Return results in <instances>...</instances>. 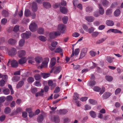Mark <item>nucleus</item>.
<instances>
[{"instance_id": "f257e3e1", "label": "nucleus", "mask_w": 123, "mask_h": 123, "mask_svg": "<svg viewBox=\"0 0 123 123\" xmlns=\"http://www.w3.org/2000/svg\"><path fill=\"white\" fill-rule=\"evenodd\" d=\"M49 61V59L46 57L44 58V61L42 62L41 66H39L38 68L39 69H42L43 68H47Z\"/></svg>"}, {"instance_id": "f03ea898", "label": "nucleus", "mask_w": 123, "mask_h": 123, "mask_svg": "<svg viewBox=\"0 0 123 123\" xmlns=\"http://www.w3.org/2000/svg\"><path fill=\"white\" fill-rule=\"evenodd\" d=\"M37 28L36 24L34 22H32L29 26V29L32 32L35 31Z\"/></svg>"}, {"instance_id": "7ed1b4c3", "label": "nucleus", "mask_w": 123, "mask_h": 123, "mask_svg": "<svg viewBox=\"0 0 123 123\" xmlns=\"http://www.w3.org/2000/svg\"><path fill=\"white\" fill-rule=\"evenodd\" d=\"M61 69V68L60 66L55 67L51 69L50 73H52L53 71L54 73L57 74L60 72Z\"/></svg>"}, {"instance_id": "20e7f679", "label": "nucleus", "mask_w": 123, "mask_h": 123, "mask_svg": "<svg viewBox=\"0 0 123 123\" xmlns=\"http://www.w3.org/2000/svg\"><path fill=\"white\" fill-rule=\"evenodd\" d=\"M9 63H11L12 67L14 68L17 67L18 65V62L14 60L12 61H11L10 60H9L8 63L7 64V65L8 66L9 65Z\"/></svg>"}, {"instance_id": "39448f33", "label": "nucleus", "mask_w": 123, "mask_h": 123, "mask_svg": "<svg viewBox=\"0 0 123 123\" xmlns=\"http://www.w3.org/2000/svg\"><path fill=\"white\" fill-rule=\"evenodd\" d=\"M87 51V49L84 48L82 49L80 52L79 59H81L86 55Z\"/></svg>"}, {"instance_id": "423d86ee", "label": "nucleus", "mask_w": 123, "mask_h": 123, "mask_svg": "<svg viewBox=\"0 0 123 123\" xmlns=\"http://www.w3.org/2000/svg\"><path fill=\"white\" fill-rule=\"evenodd\" d=\"M31 32L30 31H27L25 33L22 34L21 36L22 38L28 39L31 37Z\"/></svg>"}, {"instance_id": "0eeeda50", "label": "nucleus", "mask_w": 123, "mask_h": 123, "mask_svg": "<svg viewBox=\"0 0 123 123\" xmlns=\"http://www.w3.org/2000/svg\"><path fill=\"white\" fill-rule=\"evenodd\" d=\"M80 52V49L79 48L76 49L74 50V49H72V54L71 55V57L75 58L78 56Z\"/></svg>"}, {"instance_id": "6e6552de", "label": "nucleus", "mask_w": 123, "mask_h": 123, "mask_svg": "<svg viewBox=\"0 0 123 123\" xmlns=\"http://www.w3.org/2000/svg\"><path fill=\"white\" fill-rule=\"evenodd\" d=\"M26 54V51L24 50H20L18 51L17 54L18 56L22 58L25 56Z\"/></svg>"}, {"instance_id": "1a4fd4ad", "label": "nucleus", "mask_w": 123, "mask_h": 123, "mask_svg": "<svg viewBox=\"0 0 123 123\" xmlns=\"http://www.w3.org/2000/svg\"><path fill=\"white\" fill-rule=\"evenodd\" d=\"M51 120L55 123H59L60 122V119L59 117L57 115L52 117L50 118Z\"/></svg>"}, {"instance_id": "9d476101", "label": "nucleus", "mask_w": 123, "mask_h": 123, "mask_svg": "<svg viewBox=\"0 0 123 123\" xmlns=\"http://www.w3.org/2000/svg\"><path fill=\"white\" fill-rule=\"evenodd\" d=\"M65 28V26L64 25L62 24H60L58 25L57 29L61 33H64V29Z\"/></svg>"}, {"instance_id": "9b49d317", "label": "nucleus", "mask_w": 123, "mask_h": 123, "mask_svg": "<svg viewBox=\"0 0 123 123\" xmlns=\"http://www.w3.org/2000/svg\"><path fill=\"white\" fill-rule=\"evenodd\" d=\"M98 12L99 14L101 15H103L104 14L105 11L102 7V5L100 4H98Z\"/></svg>"}, {"instance_id": "f8f14e48", "label": "nucleus", "mask_w": 123, "mask_h": 123, "mask_svg": "<svg viewBox=\"0 0 123 123\" xmlns=\"http://www.w3.org/2000/svg\"><path fill=\"white\" fill-rule=\"evenodd\" d=\"M56 59L55 58H52L50 60V65L49 67L51 68L56 63Z\"/></svg>"}, {"instance_id": "ddd939ff", "label": "nucleus", "mask_w": 123, "mask_h": 123, "mask_svg": "<svg viewBox=\"0 0 123 123\" xmlns=\"http://www.w3.org/2000/svg\"><path fill=\"white\" fill-rule=\"evenodd\" d=\"M35 59L36 63L38 64H39L41 63L43 60V58L42 57L39 56H36Z\"/></svg>"}, {"instance_id": "4468645a", "label": "nucleus", "mask_w": 123, "mask_h": 123, "mask_svg": "<svg viewBox=\"0 0 123 123\" xmlns=\"http://www.w3.org/2000/svg\"><path fill=\"white\" fill-rule=\"evenodd\" d=\"M17 52V50L16 49L14 48L11 49V50L9 52V55L12 56H14L16 55Z\"/></svg>"}, {"instance_id": "2eb2a0df", "label": "nucleus", "mask_w": 123, "mask_h": 123, "mask_svg": "<svg viewBox=\"0 0 123 123\" xmlns=\"http://www.w3.org/2000/svg\"><path fill=\"white\" fill-rule=\"evenodd\" d=\"M85 19L89 22H93L94 20V18L92 16H87L85 17Z\"/></svg>"}, {"instance_id": "dca6fc26", "label": "nucleus", "mask_w": 123, "mask_h": 123, "mask_svg": "<svg viewBox=\"0 0 123 123\" xmlns=\"http://www.w3.org/2000/svg\"><path fill=\"white\" fill-rule=\"evenodd\" d=\"M20 59L18 61L19 63L20 64H23L25 63L26 62L27 59L26 57H23Z\"/></svg>"}, {"instance_id": "f3484780", "label": "nucleus", "mask_w": 123, "mask_h": 123, "mask_svg": "<svg viewBox=\"0 0 123 123\" xmlns=\"http://www.w3.org/2000/svg\"><path fill=\"white\" fill-rule=\"evenodd\" d=\"M32 11L34 12H36L37 10V5L35 2H33L32 3Z\"/></svg>"}, {"instance_id": "a211bd4d", "label": "nucleus", "mask_w": 123, "mask_h": 123, "mask_svg": "<svg viewBox=\"0 0 123 123\" xmlns=\"http://www.w3.org/2000/svg\"><path fill=\"white\" fill-rule=\"evenodd\" d=\"M106 24L109 26H112L114 25V22L111 20H107L106 21Z\"/></svg>"}, {"instance_id": "6ab92c4d", "label": "nucleus", "mask_w": 123, "mask_h": 123, "mask_svg": "<svg viewBox=\"0 0 123 123\" xmlns=\"http://www.w3.org/2000/svg\"><path fill=\"white\" fill-rule=\"evenodd\" d=\"M43 6L47 8H49L51 7V5L50 4L47 2H43Z\"/></svg>"}, {"instance_id": "aec40b11", "label": "nucleus", "mask_w": 123, "mask_h": 123, "mask_svg": "<svg viewBox=\"0 0 123 123\" xmlns=\"http://www.w3.org/2000/svg\"><path fill=\"white\" fill-rule=\"evenodd\" d=\"M89 114L90 116L92 118H95L97 116V114L94 111H91L89 112Z\"/></svg>"}, {"instance_id": "412c9836", "label": "nucleus", "mask_w": 123, "mask_h": 123, "mask_svg": "<svg viewBox=\"0 0 123 123\" xmlns=\"http://www.w3.org/2000/svg\"><path fill=\"white\" fill-rule=\"evenodd\" d=\"M44 119V117L42 114L39 115L37 118V120L39 122H41L43 121Z\"/></svg>"}, {"instance_id": "4be33fe9", "label": "nucleus", "mask_w": 123, "mask_h": 123, "mask_svg": "<svg viewBox=\"0 0 123 123\" xmlns=\"http://www.w3.org/2000/svg\"><path fill=\"white\" fill-rule=\"evenodd\" d=\"M44 92V90L43 89H41L40 92L36 93L35 96L36 97H37L39 96H43V95Z\"/></svg>"}, {"instance_id": "5701e85b", "label": "nucleus", "mask_w": 123, "mask_h": 123, "mask_svg": "<svg viewBox=\"0 0 123 123\" xmlns=\"http://www.w3.org/2000/svg\"><path fill=\"white\" fill-rule=\"evenodd\" d=\"M17 42V41L15 39H10L8 41V43L11 45H13L15 44Z\"/></svg>"}, {"instance_id": "b1692460", "label": "nucleus", "mask_w": 123, "mask_h": 123, "mask_svg": "<svg viewBox=\"0 0 123 123\" xmlns=\"http://www.w3.org/2000/svg\"><path fill=\"white\" fill-rule=\"evenodd\" d=\"M60 9L61 12L63 14H65L67 12V9L64 7H60Z\"/></svg>"}, {"instance_id": "393cba45", "label": "nucleus", "mask_w": 123, "mask_h": 123, "mask_svg": "<svg viewBox=\"0 0 123 123\" xmlns=\"http://www.w3.org/2000/svg\"><path fill=\"white\" fill-rule=\"evenodd\" d=\"M37 32L39 34H43L44 32V30L43 28L41 27L38 29Z\"/></svg>"}, {"instance_id": "a878e982", "label": "nucleus", "mask_w": 123, "mask_h": 123, "mask_svg": "<svg viewBox=\"0 0 123 123\" xmlns=\"http://www.w3.org/2000/svg\"><path fill=\"white\" fill-rule=\"evenodd\" d=\"M88 101L92 105H95L97 104V101L94 99H90Z\"/></svg>"}, {"instance_id": "bb28decb", "label": "nucleus", "mask_w": 123, "mask_h": 123, "mask_svg": "<svg viewBox=\"0 0 123 123\" xmlns=\"http://www.w3.org/2000/svg\"><path fill=\"white\" fill-rule=\"evenodd\" d=\"M111 95V93H105L103 95V98L104 99H106L109 97Z\"/></svg>"}, {"instance_id": "cd10ccee", "label": "nucleus", "mask_w": 123, "mask_h": 123, "mask_svg": "<svg viewBox=\"0 0 123 123\" xmlns=\"http://www.w3.org/2000/svg\"><path fill=\"white\" fill-rule=\"evenodd\" d=\"M106 39L105 38H103L98 40L96 42L97 44H99L101 43L104 41Z\"/></svg>"}, {"instance_id": "c85d7f7f", "label": "nucleus", "mask_w": 123, "mask_h": 123, "mask_svg": "<svg viewBox=\"0 0 123 123\" xmlns=\"http://www.w3.org/2000/svg\"><path fill=\"white\" fill-rule=\"evenodd\" d=\"M101 2L104 6H107L109 3V2L106 0H102L101 1Z\"/></svg>"}, {"instance_id": "c756f323", "label": "nucleus", "mask_w": 123, "mask_h": 123, "mask_svg": "<svg viewBox=\"0 0 123 123\" xmlns=\"http://www.w3.org/2000/svg\"><path fill=\"white\" fill-rule=\"evenodd\" d=\"M38 39L41 41L45 42L47 40L46 38L43 36H40L38 37Z\"/></svg>"}, {"instance_id": "7c9ffc66", "label": "nucleus", "mask_w": 123, "mask_h": 123, "mask_svg": "<svg viewBox=\"0 0 123 123\" xmlns=\"http://www.w3.org/2000/svg\"><path fill=\"white\" fill-rule=\"evenodd\" d=\"M24 84V82L23 81H20L17 85L16 86V88H18L21 87L23 86Z\"/></svg>"}, {"instance_id": "2f4dec72", "label": "nucleus", "mask_w": 123, "mask_h": 123, "mask_svg": "<svg viewBox=\"0 0 123 123\" xmlns=\"http://www.w3.org/2000/svg\"><path fill=\"white\" fill-rule=\"evenodd\" d=\"M31 14L30 11L28 9H26L25 10V15L26 17H28Z\"/></svg>"}, {"instance_id": "473e14b6", "label": "nucleus", "mask_w": 123, "mask_h": 123, "mask_svg": "<svg viewBox=\"0 0 123 123\" xmlns=\"http://www.w3.org/2000/svg\"><path fill=\"white\" fill-rule=\"evenodd\" d=\"M2 15L5 17H6L8 16V13L6 10H3L2 12Z\"/></svg>"}, {"instance_id": "72a5a7b5", "label": "nucleus", "mask_w": 123, "mask_h": 123, "mask_svg": "<svg viewBox=\"0 0 123 123\" xmlns=\"http://www.w3.org/2000/svg\"><path fill=\"white\" fill-rule=\"evenodd\" d=\"M121 12L120 10L118 9L116 10L114 12V14L116 17L118 16L120 14Z\"/></svg>"}, {"instance_id": "f704fd0d", "label": "nucleus", "mask_w": 123, "mask_h": 123, "mask_svg": "<svg viewBox=\"0 0 123 123\" xmlns=\"http://www.w3.org/2000/svg\"><path fill=\"white\" fill-rule=\"evenodd\" d=\"M11 111V110L8 107H7L4 110V112L6 114H8L10 113Z\"/></svg>"}, {"instance_id": "c9c22d12", "label": "nucleus", "mask_w": 123, "mask_h": 123, "mask_svg": "<svg viewBox=\"0 0 123 123\" xmlns=\"http://www.w3.org/2000/svg\"><path fill=\"white\" fill-rule=\"evenodd\" d=\"M25 40L24 39H21L19 42V45L20 46L22 47L24 44Z\"/></svg>"}, {"instance_id": "e433bc0d", "label": "nucleus", "mask_w": 123, "mask_h": 123, "mask_svg": "<svg viewBox=\"0 0 123 123\" xmlns=\"http://www.w3.org/2000/svg\"><path fill=\"white\" fill-rule=\"evenodd\" d=\"M62 20L63 22L65 24L67 23L68 21V18L67 16H65L63 17L62 18Z\"/></svg>"}, {"instance_id": "4c0bfd02", "label": "nucleus", "mask_w": 123, "mask_h": 123, "mask_svg": "<svg viewBox=\"0 0 123 123\" xmlns=\"http://www.w3.org/2000/svg\"><path fill=\"white\" fill-rule=\"evenodd\" d=\"M106 79L108 81L110 82L111 81L113 80L112 77L110 76H105Z\"/></svg>"}, {"instance_id": "58836bf2", "label": "nucleus", "mask_w": 123, "mask_h": 123, "mask_svg": "<svg viewBox=\"0 0 123 123\" xmlns=\"http://www.w3.org/2000/svg\"><path fill=\"white\" fill-rule=\"evenodd\" d=\"M41 74L44 78H46L50 76V74L41 73Z\"/></svg>"}, {"instance_id": "ea45409f", "label": "nucleus", "mask_w": 123, "mask_h": 123, "mask_svg": "<svg viewBox=\"0 0 123 123\" xmlns=\"http://www.w3.org/2000/svg\"><path fill=\"white\" fill-rule=\"evenodd\" d=\"M20 79V77L18 76H15L13 77L12 79V81L14 82L17 81Z\"/></svg>"}, {"instance_id": "a19ab883", "label": "nucleus", "mask_w": 123, "mask_h": 123, "mask_svg": "<svg viewBox=\"0 0 123 123\" xmlns=\"http://www.w3.org/2000/svg\"><path fill=\"white\" fill-rule=\"evenodd\" d=\"M67 111L66 109L60 110L59 111V113L61 114H64L67 113Z\"/></svg>"}, {"instance_id": "79ce46f5", "label": "nucleus", "mask_w": 123, "mask_h": 123, "mask_svg": "<svg viewBox=\"0 0 123 123\" xmlns=\"http://www.w3.org/2000/svg\"><path fill=\"white\" fill-rule=\"evenodd\" d=\"M79 98L78 94L76 92L74 93L73 99L75 100H77Z\"/></svg>"}, {"instance_id": "37998d69", "label": "nucleus", "mask_w": 123, "mask_h": 123, "mask_svg": "<svg viewBox=\"0 0 123 123\" xmlns=\"http://www.w3.org/2000/svg\"><path fill=\"white\" fill-rule=\"evenodd\" d=\"M93 89L94 91L98 92H99L101 90V88L97 86L94 87Z\"/></svg>"}, {"instance_id": "c03bdc74", "label": "nucleus", "mask_w": 123, "mask_h": 123, "mask_svg": "<svg viewBox=\"0 0 123 123\" xmlns=\"http://www.w3.org/2000/svg\"><path fill=\"white\" fill-rule=\"evenodd\" d=\"M106 61L110 63H111L113 61L112 58L109 56H108L106 58Z\"/></svg>"}, {"instance_id": "a18cd8bd", "label": "nucleus", "mask_w": 123, "mask_h": 123, "mask_svg": "<svg viewBox=\"0 0 123 123\" xmlns=\"http://www.w3.org/2000/svg\"><path fill=\"white\" fill-rule=\"evenodd\" d=\"M31 92L34 94H36V92L38 91V90L37 88H32L31 89Z\"/></svg>"}, {"instance_id": "49530a36", "label": "nucleus", "mask_w": 123, "mask_h": 123, "mask_svg": "<svg viewBox=\"0 0 123 123\" xmlns=\"http://www.w3.org/2000/svg\"><path fill=\"white\" fill-rule=\"evenodd\" d=\"M49 37L51 39H54L55 38V36L54 33L53 32H50L49 34Z\"/></svg>"}, {"instance_id": "de8ad7c7", "label": "nucleus", "mask_w": 123, "mask_h": 123, "mask_svg": "<svg viewBox=\"0 0 123 123\" xmlns=\"http://www.w3.org/2000/svg\"><path fill=\"white\" fill-rule=\"evenodd\" d=\"M112 12V10L111 9H108L106 11V13L107 15H109L111 14Z\"/></svg>"}, {"instance_id": "09e8293b", "label": "nucleus", "mask_w": 123, "mask_h": 123, "mask_svg": "<svg viewBox=\"0 0 123 123\" xmlns=\"http://www.w3.org/2000/svg\"><path fill=\"white\" fill-rule=\"evenodd\" d=\"M34 77L36 80H38L40 79L41 78V76L38 74H37L35 75Z\"/></svg>"}, {"instance_id": "8fccbe9b", "label": "nucleus", "mask_w": 123, "mask_h": 123, "mask_svg": "<svg viewBox=\"0 0 123 123\" xmlns=\"http://www.w3.org/2000/svg\"><path fill=\"white\" fill-rule=\"evenodd\" d=\"M94 30L95 28L94 27H91L88 29V30H87V31H88L89 33H92L94 31Z\"/></svg>"}, {"instance_id": "3c124183", "label": "nucleus", "mask_w": 123, "mask_h": 123, "mask_svg": "<svg viewBox=\"0 0 123 123\" xmlns=\"http://www.w3.org/2000/svg\"><path fill=\"white\" fill-rule=\"evenodd\" d=\"M91 109V106L88 105H86L84 106V110L86 111L90 110Z\"/></svg>"}, {"instance_id": "603ef678", "label": "nucleus", "mask_w": 123, "mask_h": 123, "mask_svg": "<svg viewBox=\"0 0 123 123\" xmlns=\"http://www.w3.org/2000/svg\"><path fill=\"white\" fill-rule=\"evenodd\" d=\"M93 10V9L92 7H87L86 8V11L88 12H90Z\"/></svg>"}, {"instance_id": "864d4df0", "label": "nucleus", "mask_w": 123, "mask_h": 123, "mask_svg": "<svg viewBox=\"0 0 123 123\" xmlns=\"http://www.w3.org/2000/svg\"><path fill=\"white\" fill-rule=\"evenodd\" d=\"M13 98L12 96L11 95L7 96L6 98V100L8 101H10L12 100Z\"/></svg>"}, {"instance_id": "5fc2aeb1", "label": "nucleus", "mask_w": 123, "mask_h": 123, "mask_svg": "<svg viewBox=\"0 0 123 123\" xmlns=\"http://www.w3.org/2000/svg\"><path fill=\"white\" fill-rule=\"evenodd\" d=\"M99 32L97 31L93 32L92 34V36L94 37H96L99 34Z\"/></svg>"}, {"instance_id": "6e6d98bb", "label": "nucleus", "mask_w": 123, "mask_h": 123, "mask_svg": "<svg viewBox=\"0 0 123 123\" xmlns=\"http://www.w3.org/2000/svg\"><path fill=\"white\" fill-rule=\"evenodd\" d=\"M90 55L92 57L94 56L96 54V52L92 50H91L89 52Z\"/></svg>"}, {"instance_id": "4d7b16f0", "label": "nucleus", "mask_w": 123, "mask_h": 123, "mask_svg": "<svg viewBox=\"0 0 123 123\" xmlns=\"http://www.w3.org/2000/svg\"><path fill=\"white\" fill-rule=\"evenodd\" d=\"M96 83V82L94 81H90L88 83V85L91 86L94 85Z\"/></svg>"}, {"instance_id": "13d9d810", "label": "nucleus", "mask_w": 123, "mask_h": 123, "mask_svg": "<svg viewBox=\"0 0 123 123\" xmlns=\"http://www.w3.org/2000/svg\"><path fill=\"white\" fill-rule=\"evenodd\" d=\"M3 93L5 95H8L9 93V91L8 89H5L3 91Z\"/></svg>"}, {"instance_id": "bf43d9fd", "label": "nucleus", "mask_w": 123, "mask_h": 123, "mask_svg": "<svg viewBox=\"0 0 123 123\" xmlns=\"http://www.w3.org/2000/svg\"><path fill=\"white\" fill-rule=\"evenodd\" d=\"M62 49L60 48H57L55 50V53H62Z\"/></svg>"}, {"instance_id": "052dcab7", "label": "nucleus", "mask_w": 123, "mask_h": 123, "mask_svg": "<svg viewBox=\"0 0 123 123\" xmlns=\"http://www.w3.org/2000/svg\"><path fill=\"white\" fill-rule=\"evenodd\" d=\"M112 32L116 33H122V32L120 31L117 29H112Z\"/></svg>"}, {"instance_id": "680f3d73", "label": "nucleus", "mask_w": 123, "mask_h": 123, "mask_svg": "<svg viewBox=\"0 0 123 123\" xmlns=\"http://www.w3.org/2000/svg\"><path fill=\"white\" fill-rule=\"evenodd\" d=\"M7 20L5 18H4L1 20V22L2 24L4 25L7 23Z\"/></svg>"}, {"instance_id": "e2e57ef3", "label": "nucleus", "mask_w": 123, "mask_h": 123, "mask_svg": "<svg viewBox=\"0 0 123 123\" xmlns=\"http://www.w3.org/2000/svg\"><path fill=\"white\" fill-rule=\"evenodd\" d=\"M53 32L54 33L55 37L56 36H57L60 35L61 34V33L60 31H53Z\"/></svg>"}, {"instance_id": "0e129e2a", "label": "nucleus", "mask_w": 123, "mask_h": 123, "mask_svg": "<svg viewBox=\"0 0 123 123\" xmlns=\"http://www.w3.org/2000/svg\"><path fill=\"white\" fill-rule=\"evenodd\" d=\"M82 26L84 30L86 31L87 32V30L88 29L87 26L86 25L83 24L82 25Z\"/></svg>"}, {"instance_id": "69168bd1", "label": "nucleus", "mask_w": 123, "mask_h": 123, "mask_svg": "<svg viewBox=\"0 0 123 123\" xmlns=\"http://www.w3.org/2000/svg\"><path fill=\"white\" fill-rule=\"evenodd\" d=\"M22 111V109L20 107H18L17 108L16 112H15V114H16Z\"/></svg>"}, {"instance_id": "338daca9", "label": "nucleus", "mask_w": 123, "mask_h": 123, "mask_svg": "<svg viewBox=\"0 0 123 123\" xmlns=\"http://www.w3.org/2000/svg\"><path fill=\"white\" fill-rule=\"evenodd\" d=\"M28 82L29 83H31L34 81V78L32 77H29L27 80Z\"/></svg>"}, {"instance_id": "774afa93", "label": "nucleus", "mask_w": 123, "mask_h": 123, "mask_svg": "<svg viewBox=\"0 0 123 123\" xmlns=\"http://www.w3.org/2000/svg\"><path fill=\"white\" fill-rule=\"evenodd\" d=\"M121 89L120 88H118L115 91V94H117L119 93L121 91Z\"/></svg>"}]
</instances>
